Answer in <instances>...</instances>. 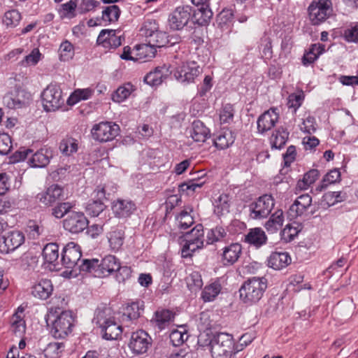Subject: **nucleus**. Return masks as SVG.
Masks as SVG:
<instances>
[{
	"label": "nucleus",
	"instance_id": "72a5a7b5",
	"mask_svg": "<svg viewBox=\"0 0 358 358\" xmlns=\"http://www.w3.org/2000/svg\"><path fill=\"white\" fill-rule=\"evenodd\" d=\"M284 215L282 210H276L265 222L264 227L271 234L276 233L282 226Z\"/></svg>",
	"mask_w": 358,
	"mask_h": 358
},
{
	"label": "nucleus",
	"instance_id": "0e129e2a",
	"mask_svg": "<svg viewBox=\"0 0 358 358\" xmlns=\"http://www.w3.org/2000/svg\"><path fill=\"white\" fill-rule=\"evenodd\" d=\"M177 219L178 226L182 229H187L194 223L192 216L186 210H182Z\"/></svg>",
	"mask_w": 358,
	"mask_h": 358
},
{
	"label": "nucleus",
	"instance_id": "412c9836",
	"mask_svg": "<svg viewBox=\"0 0 358 358\" xmlns=\"http://www.w3.org/2000/svg\"><path fill=\"white\" fill-rule=\"evenodd\" d=\"M64 198V189L57 184L50 185L45 192L38 193L36 199L45 206L52 203Z\"/></svg>",
	"mask_w": 358,
	"mask_h": 358
},
{
	"label": "nucleus",
	"instance_id": "dca6fc26",
	"mask_svg": "<svg viewBox=\"0 0 358 358\" xmlns=\"http://www.w3.org/2000/svg\"><path fill=\"white\" fill-rule=\"evenodd\" d=\"M88 220L83 213L71 212L63 221L66 231L72 234H78L87 228Z\"/></svg>",
	"mask_w": 358,
	"mask_h": 358
},
{
	"label": "nucleus",
	"instance_id": "603ef678",
	"mask_svg": "<svg viewBox=\"0 0 358 358\" xmlns=\"http://www.w3.org/2000/svg\"><path fill=\"white\" fill-rule=\"evenodd\" d=\"M64 349L63 343H50L44 350V355L47 358H57Z\"/></svg>",
	"mask_w": 358,
	"mask_h": 358
},
{
	"label": "nucleus",
	"instance_id": "ea45409f",
	"mask_svg": "<svg viewBox=\"0 0 358 358\" xmlns=\"http://www.w3.org/2000/svg\"><path fill=\"white\" fill-rule=\"evenodd\" d=\"M324 51V45L322 44H313L303 57L302 62L307 66L313 63L319 56Z\"/></svg>",
	"mask_w": 358,
	"mask_h": 358
},
{
	"label": "nucleus",
	"instance_id": "4468645a",
	"mask_svg": "<svg viewBox=\"0 0 358 358\" xmlns=\"http://www.w3.org/2000/svg\"><path fill=\"white\" fill-rule=\"evenodd\" d=\"M151 345L150 335L143 330H138L132 333L129 346L134 353L141 355L147 352Z\"/></svg>",
	"mask_w": 358,
	"mask_h": 358
},
{
	"label": "nucleus",
	"instance_id": "4c0bfd02",
	"mask_svg": "<svg viewBox=\"0 0 358 358\" xmlns=\"http://www.w3.org/2000/svg\"><path fill=\"white\" fill-rule=\"evenodd\" d=\"M221 285L219 281L215 280L206 285L201 294V297L204 301H212L221 292Z\"/></svg>",
	"mask_w": 358,
	"mask_h": 358
},
{
	"label": "nucleus",
	"instance_id": "58836bf2",
	"mask_svg": "<svg viewBox=\"0 0 358 358\" xmlns=\"http://www.w3.org/2000/svg\"><path fill=\"white\" fill-rule=\"evenodd\" d=\"M110 249L114 251H118L122 246L124 239V233L121 229H115L110 231L108 236Z\"/></svg>",
	"mask_w": 358,
	"mask_h": 358
},
{
	"label": "nucleus",
	"instance_id": "5701e85b",
	"mask_svg": "<svg viewBox=\"0 0 358 358\" xmlns=\"http://www.w3.org/2000/svg\"><path fill=\"white\" fill-rule=\"evenodd\" d=\"M312 197L308 194H304L298 196L289 208L290 215L293 217H299L306 215L311 207Z\"/></svg>",
	"mask_w": 358,
	"mask_h": 358
},
{
	"label": "nucleus",
	"instance_id": "39448f33",
	"mask_svg": "<svg viewBox=\"0 0 358 358\" xmlns=\"http://www.w3.org/2000/svg\"><path fill=\"white\" fill-rule=\"evenodd\" d=\"M41 97L43 108L47 112H55L64 103L61 87L56 83L48 85L43 91Z\"/></svg>",
	"mask_w": 358,
	"mask_h": 358
},
{
	"label": "nucleus",
	"instance_id": "7ed1b4c3",
	"mask_svg": "<svg viewBox=\"0 0 358 358\" xmlns=\"http://www.w3.org/2000/svg\"><path fill=\"white\" fill-rule=\"evenodd\" d=\"M266 287L267 280L266 278H251L241 287L240 296L245 303H256L262 299Z\"/></svg>",
	"mask_w": 358,
	"mask_h": 358
},
{
	"label": "nucleus",
	"instance_id": "6ab92c4d",
	"mask_svg": "<svg viewBox=\"0 0 358 358\" xmlns=\"http://www.w3.org/2000/svg\"><path fill=\"white\" fill-rule=\"evenodd\" d=\"M92 200L90 201L86 206L87 213L93 217H98L103 213L106 205L103 200L106 199V191L104 187H97L92 193Z\"/></svg>",
	"mask_w": 358,
	"mask_h": 358
},
{
	"label": "nucleus",
	"instance_id": "f257e3e1",
	"mask_svg": "<svg viewBox=\"0 0 358 358\" xmlns=\"http://www.w3.org/2000/svg\"><path fill=\"white\" fill-rule=\"evenodd\" d=\"M120 268V260L113 255H107L99 261L98 259H83L79 266L80 271L92 274L95 277L104 278Z\"/></svg>",
	"mask_w": 358,
	"mask_h": 358
},
{
	"label": "nucleus",
	"instance_id": "13d9d810",
	"mask_svg": "<svg viewBox=\"0 0 358 358\" xmlns=\"http://www.w3.org/2000/svg\"><path fill=\"white\" fill-rule=\"evenodd\" d=\"M77 3L75 1H69L61 5L59 13L63 17L72 18L76 16L75 11Z\"/></svg>",
	"mask_w": 358,
	"mask_h": 358
},
{
	"label": "nucleus",
	"instance_id": "7c9ffc66",
	"mask_svg": "<svg viewBox=\"0 0 358 358\" xmlns=\"http://www.w3.org/2000/svg\"><path fill=\"white\" fill-rule=\"evenodd\" d=\"M43 257L45 263L52 264L55 269H60L59 259V245L57 243H48L43 250Z\"/></svg>",
	"mask_w": 358,
	"mask_h": 358
},
{
	"label": "nucleus",
	"instance_id": "f8f14e48",
	"mask_svg": "<svg viewBox=\"0 0 358 358\" xmlns=\"http://www.w3.org/2000/svg\"><path fill=\"white\" fill-rule=\"evenodd\" d=\"M120 127L117 124L109 122H101L94 125L91 133L93 138L99 142H107L113 140L119 134Z\"/></svg>",
	"mask_w": 358,
	"mask_h": 358
},
{
	"label": "nucleus",
	"instance_id": "5fc2aeb1",
	"mask_svg": "<svg viewBox=\"0 0 358 358\" xmlns=\"http://www.w3.org/2000/svg\"><path fill=\"white\" fill-rule=\"evenodd\" d=\"M59 58L62 61H69L74 55L73 45L69 41L62 42L59 48Z\"/></svg>",
	"mask_w": 358,
	"mask_h": 358
},
{
	"label": "nucleus",
	"instance_id": "338daca9",
	"mask_svg": "<svg viewBox=\"0 0 358 358\" xmlns=\"http://www.w3.org/2000/svg\"><path fill=\"white\" fill-rule=\"evenodd\" d=\"M345 39L348 42H358V22L351 24L344 31L343 34Z\"/></svg>",
	"mask_w": 358,
	"mask_h": 358
},
{
	"label": "nucleus",
	"instance_id": "e433bc0d",
	"mask_svg": "<svg viewBox=\"0 0 358 358\" xmlns=\"http://www.w3.org/2000/svg\"><path fill=\"white\" fill-rule=\"evenodd\" d=\"M143 311V302L134 301L129 303L124 308L123 313L124 317H127L128 320H133L138 319Z\"/></svg>",
	"mask_w": 358,
	"mask_h": 358
},
{
	"label": "nucleus",
	"instance_id": "aec40b11",
	"mask_svg": "<svg viewBox=\"0 0 358 358\" xmlns=\"http://www.w3.org/2000/svg\"><path fill=\"white\" fill-rule=\"evenodd\" d=\"M279 119L278 108H271L263 113L257 119V131L264 134L273 129Z\"/></svg>",
	"mask_w": 358,
	"mask_h": 358
},
{
	"label": "nucleus",
	"instance_id": "a878e982",
	"mask_svg": "<svg viewBox=\"0 0 358 358\" xmlns=\"http://www.w3.org/2000/svg\"><path fill=\"white\" fill-rule=\"evenodd\" d=\"M267 236L264 231L260 227L250 229L244 236V242L259 248L267 243Z\"/></svg>",
	"mask_w": 358,
	"mask_h": 358
},
{
	"label": "nucleus",
	"instance_id": "6e6d98bb",
	"mask_svg": "<svg viewBox=\"0 0 358 358\" xmlns=\"http://www.w3.org/2000/svg\"><path fill=\"white\" fill-rule=\"evenodd\" d=\"M187 283L191 290L196 291L199 289L203 285L201 274L197 271L192 272L187 278Z\"/></svg>",
	"mask_w": 358,
	"mask_h": 358
},
{
	"label": "nucleus",
	"instance_id": "c9c22d12",
	"mask_svg": "<svg viewBox=\"0 0 358 358\" xmlns=\"http://www.w3.org/2000/svg\"><path fill=\"white\" fill-rule=\"evenodd\" d=\"M212 16L213 12L210 8L203 6L194 10L191 17L194 23L204 26L208 23Z\"/></svg>",
	"mask_w": 358,
	"mask_h": 358
},
{
	"label": "nucleus",
	"instance_id": "4be33fe9",
	"mask_svg": "<svg viewBox=\"0 0 358 358\" xmlns=\"http://www.w3.org/2000/svg\"><path fill=\"white\" fill-rule=\"evenodd\" d=\"M112 210L116 217L126 218L136 210V205L131 200L117 199L113 202Z\"/></svg>",
	"mask_w": 358,
	"mask_h": 358
},
{
	"label": "nucleus",
	"instance_id": "79ce46f5",
	"mask_svg": "<svg viewBox=\"0 0 358 358\" xmlns=\"http://www.w3.org/2000/svg\"><path fill=\"white\" fill-rule=\"evenodd\" d=\"M289 136V132L283 127H280L275 131L271 138L272 147L281 149L286 143Z\"/></svg>",
	"mask_w": 358,
	"mask_h": 358
},
{
	"label": "nucleus",
	"instance_id": "20e7f679",
	"mask_svg": "<svg viewBox=\"0 0 358 358\" xmlns=\"http://www.w3.org/2000/svg\"><path fill=\"white\" fill-rule=\"evenodd\" d=\"M210 352L213 358H232L238 352L234 348V341L231 335L218 333L211 339Z\"/></svg>",
	"mask_w": 358,
	"mask_h": 358
},
{
	"label": "nucleus",
	"instance_id": "2f4dec72",
	"mask_svg": "<svg viewBox=\"0 0 358 358\" xmlns=\"http://www.w3.org/2000/svg\"><path fill=\"white\" fill-rule=\"evenodd\" d=\"M115 320L113 310L108 307L98 308L95 310L93 322L100 329Z\"/></svg>",
	"mask_w": 358,
	"mask_h": 358
},
{
	"label": "nucleus",
	"instance_id": "a18cd8bd",
	"mask_svg": "<svg viewBox=\"0 0 358 358\" xmlns=\"http://www.w3.org/2000/svg\"><path fill=\"white\" fill-rule=\"evenodd\" d=\"M301 229V227L298 223L287 224L280 232L281 239L287 243L290 242L298 235Z\"/></svg>",
	"mask_w": 358,
	"mask_h": 358
},
{
	"label": "nucleus",
	"instance_id": "3c124183",
	"mask_svg": "<svg viewBox=\"0 0 358 358\" xmlns=\"http://www.w3.org/2000/svg\"><path fill=\"white\" fill-rule=\"evenodd\" d=\"M148 43L155 49L164 47L169 43L168 36L165 32L157 31L148 37Z\"/></svg>",
	"mask_w": 358,
	"mask_h": 358
},
{
	"label": "nucleus",
	"instance_id": "774afa93",
	"mask_svg": "<svg viewBox=\"0 0 358 358\" xmlns=\"http://www.w3.org/2000/svg\"><path fill=\"white\" fill-rule=\"evenodd\" d=\"M72 206L69 202L60 203L52 209V214L56 218H62L69 212Z\"/></svg>",
	"mask_w": 358,
	"mask_h": 358
},
{
	"label": "nucleus",
	"instance_id": "f3484780",
	"mask_svg": "<svg viewBox=\"0 0 358 358\" xmlns=\"http://www.w3.org/2000/svg\"><path fill=\"white\" fill-rule=\"evenodd\" d=\"M24 241L23 234L12 231L0 237V252L7 254L18 248Z\"/></svg>",
	"mask_w": 358,
	"mask_h": 358
},
{
	"label": "nucleus",
	"instance_id": "f03ea898",
	"mask_svg": "<svg viewBox=\"0 0 358 358\" xmlns=\"http://www.w3.org/2000/svg\"><path fill=\"white\" fill-rule=\"evenodd\" d=\"M32 152L33 151L30 149L17 151L11 157L12 162H17L29 158L28 163L31 167L44 168L50 163V159L53 157L52 150L46 146L41 148L34 154Z\"/></svg>",
	"mask_w": 358,
	"mask_h": 358
},
{
	"label": "nucleus",
	"instance_id": "473e14b6",
	"mask_svg": "<svg viewBox=\"0 0 358 358\" xmlns=\"http://www.w3.org/2000/svg\"><path fill=\"white\" fill-rule=\"evenodd\" d=\"M234 140L235 137L231 130H222L217 134L214 138V145L216 148L224 150L232 145Z\"/></svg>",
	"mask_w": 358,
	"mask_h": 358
},
{
	"label": "nucleus",
	"instance_id": "864d4df0",
	"mask_svg": "<svg viewBox=\"0 0 358 358\" xmlns=\"http://www.w3.org/2000/svg\"><path fill=\"white\" fill-rule=\"evenodd\" d=\"M234 108L230 103L224 105L220 111V121L221 124H230L233 122Z\"/></svg>",
	"mask_w": 358,
	"mask_h": 358
},
{
	"label": "nucleus",
	"instance_id": "2eb2a0df",
	"mask_svg": "<svg viewBox=\"0 0 358 358\" xmlns=\"http://www.w3.org/2000/svg\"><path fill=\"white\" fill-rule=\"evenodd\" d=\"M120 30L117 29H102L96 40L99 45L105 49H116L122 44V40L124 37L121 34Z\"/></svg>",
	"mask_w": 358,
	"mask_h": 358
},
{
	"label": "nucleus",
	"instance_id": "bb28decb",
	"mask_svg": "<svg viewBox=\"0 0 358 358\" xmlns=\"http://www.w3.org/2000/svg\"><path fill=\"white\" fill-rule=\"evenodd\" d=\"M53 291V285L50 280L41 279L31 287V294L36 299L45 300L48 299Z\"/></svg>",
	"mask_w": 358,
	"mask_h": 358
},
{
	"label": "nucleus",
	"instance_id": "9d476101",
	"mask_svg": "<svg viewBox=\"0 0 358 358\" xmlns=\"http://www.w3.org/2000/svg\"><path fill=\"white\" fill-rule=\"evenodd\" d=\"M31 99L29 92L20 87H15L3 96V104L8 108H22L29 105Z\"/></svg>",
	"mask_w": 358,
	"mask_h": 358
},
{
	"label": "nucleus",
	"instance_id": "393cba45",
	"mask_svg": "<svg viewBox=\"0 0 358 358\" xmlns=\"http://www.w3.org/2000/svg\"><path fill=\"white\" fill-rule=\"evenodd\" d=\"M292 262V258L287 252H272L267 259L268 267L274 270H281L286 268Z\"/></svg>",
	"mask_w": 358,
	"mask_h": 358
},
{
	"label": "nucleus",
	"instance_id": "e2e57ef3",
	"mask_svg": "<svg viewBox=\"0 0 358 358\" xmlns=\"http://www.w3.org/2000/svg\"><path fill=\"white\" fill-rule=\"evenodd\" d=\"M299 127L303 132L311 134L316 131L315 120L313 117L308 115L303 120Z\"/></svg>",
	"mask_w": 358,
	"mask_h": 358
},
{
	"label": "nucleus",
	"instance_id": "c03bdc74",
	"mask_svg": "<svg viewBox=\"0 0 358 358\" xmlns=\"http://www.w3.org/2000/svg\"><path fill=\"white\" fill-rule=\"evenodd\" d=\"M60 152L65 156H71L78 150V141L72 137L63 138L59 146Z\"/></svg>",
	"mask_w": 358,
	"mask_h": 358
},
{
	"label": "nucleus",
	"instance_id": "c85d7f7f",
	"mask_svg": "<svg viewBox=\"0 0 358 358\" xmlns=\"http://www.w3.org/2000/svg\"><path fill=\"white\" fill-rule=\"evenodd\" d=\"M156 49L149 43L137 45L132 50L136 61L145 62L155 56Z\"/></svg>",
	"mask_w": 358,
	"mask_h": 358
},
{
	"label": "nucleus",
	"instance_id": "680f3d73",
	"mask_svg": "<svg viewBox=\"0 0 358 358\" xmlns=\"http://www.w3.org/2000/svg\"><path fill=\"white\" fill-rule=\"evenodd\" d=\"M206 182V180L203 178H193L187 182L182 184L180 186L183 191L190 190L195 192L198 188H201Z\"/></svg>",
	"mask_w": 358,
	"mask_h": 358
},
{
	"label": "nucleus",
	"instance_id": "4d7b16f0",
	"mask_svg": "<svg viewBox=\"0 0 358 358\" xmlns=\"http://www.w3.org/2000/svg\"><path fill=\"white\" fill-rule=\"evenodd\" d=\"M345 194L341 192H329L323 196V201L327 202L329 206L344 201Z\"/></svg>",
	"mask_w": 358,
	"mask_h": 358
},
{
	"label": "nucleus",
	"instance_id": "bf43d9fd",
	"mask_svg": "<svg viewBox=\"0 0 358 358\" xmlns=\"http://www.w3.org/2000/svg\"><path fill=\"white\" fill-rule=\"evenodd\" d=\"M212 321L210 320V313L209 311H203L199 314L197 320V326L200 331H205L212 327Z\"/></svg>",
	"mask_w": 358,
	"mask_h": 358
},
{
	"label": "nucleus",
	"instance_id": "423d86ee",
	"mask_svg": "<svg viewBox=\"0 0 358 358\" xmlns=\"http://www.w3.org/2000/svg\"><path fill=\"white\" fill-rule=\"evenodd\" d=\"M204 234L202 224L196 225L189 232L185 235V243L181 250L182 257H188L196 250L204 245Z\"/></svg>",
	"mask_w": 358,
	"mask_h": 358
},
{
	"label": "nucleus",
	"instance_id": "9b49d317",
	"mask_svg": "<svg viewBox=\"0 0 358 358\" xmlns=\"http://www.w3.org/2000/svg\"><path fill=\"white\" fill-rule=\"evenodd\" d=\"M192 17V7L179 6L169 15L168 22L171 29L182 30L189 22Z\"/></svg>",
	"mask_w": 358,
	"mask_h": 358
},
{
	"label": "nucleus",
	"instance_id": "a19ab883",
	"mask_svg": "<svg viewBox=\"0 0 358 358\" xmlns=\"http://www.w3.org/2000/svg\"><path fill=\"white\" fill-rule=\"evenodd\" d=\"M94 90L92 88L77 89L67 99L69 105H74L82 100H87L92 97Z\"/></svg>",
	"mask_w": 358,
	"mask_h": 358
},
{
	"label": "nucleus",
	"instance_id": "49530a36",
	"mask_svg": "<svg viewBox=\"0 0 358 358\" xmlns=\"http://www.w3.org/2000/svg\"><path fill=\"white\" fill-rule=\"evenodd\" d=\"M165 67H157L154 71L148 73L144 81L149 85L157 86L163 82V78L165 77L164 71Z\"/></svg>",
	"mask_w": 358,
	"mask_h": 358
},
{
	"label": "nucleus",
	"instance_id": "8fccbe9b",
	"mask_svg": "<svg viewBox=\"0 0 358 358\" xmlns=\"http://www.w3.org/2000/svg\"><path fill=\"white\" fill-rule=\"evenodd\" d=\"M120 9L116 5L106 6L102 12V19L105 22H115L120 15Z\"/></svg>",
	"mask_w": 358,
	"mask_h": 358
},
{
	"label": "nucleus",
	"instance_id": "09e8293b",
	"mask_svg": "<svg viewBox=\"0 0 358 358\" xmlns=\"http://www.w3.org/2000/svg\"><path fill=\"white\" fill-rule=\"evenodd\" d=\"M226 229L221 226H216L208 231L206 243L213 244L215 242L221 241L226 237Z\"/></svg>",
	"mask_w": 358,
	"mask_h": 358
},
{
	"label": "nucleus",
	"instance_id": "de8ad7c7",
	"mask_svg": "<svg viewBox=\"0 0 358 358\" xmlns=\"http://www.w3.org/2000/svg\"><path fill=\"white\" fill-rule=\"evenodd\" d=\"M229 196L225 194H220L214 199V211L217 215H222L229 212Z\"/></svg>",
	"mask_w": 358,
	"mask_h": 358
},
{
	"label": "nucleus",
	"instance_id": "1a4fd4ad",
	"mask_svg": "<svg viewBox=\"0 0 358 358\" xmlns=\"http://www.w3.org/2000/svg\"><path fill=\"white\" fill-rule=\"evenodd\" d=\"M73 317L71 311H62L52 322L51 334L55 338H64L71 332Z\"/></svg>",
	"mask_w": 358,
	"mask_h": 358
},
{
	"label": "nucleus",
	"instance_id": "0eeeda50",
	"mask_svg": "<svg viewBox=\"0 0 358 358\" xmlns=\"http://www.w3.org/2000/svg\"><path fill=\"white\" fill-rule=\"evenodd\" d=\"M171 73L178 82L189 84L201 74L202 69L196 62L191 61L178 64Z\"/></svg>",
	"mask_w": 358,
	"mask_h": 358
},
{
	"label": "nucleus",
	"instance_id": "f704fd0d",
	"mask_svg": "<svg viewBox=\"0 0 358 358\" xmlns=\"http://www.w3.org/2000/svg\"><path fill=\"white\" fill-rule=\"evenodd\" d=\"M103 338L106 340H115L122 332V327L115 320L108 324L101 329Z\"/></svg>",
	"mask_w": 358,
	"mask_h": 358
},
{
	"label": "nucleus",
	"instance_id": "37998d69",
	"mask_svg": "<svg viewBox=\"0 0 358 358\" xmlns=\"http://www.w3.org/2000/svg\"><path fill=\"white\" fill-rule=\"evenodd\" d=\"M135 90L134 85L130 83H125L119 87L112 94V100L120 103L127 99Z\"/></svg>",
	"mask_w": 358,
	"mask_h": 358
},
{
	"label": "nucleus",
	"instance_id": "ddd939ff",
	"mask_svg": "<svg viewBox=\"0 0 358 358\" xmlns=\"http://www.w3.org/2000/svg\"><path fill=\"white\" fill-rule=\"evenodd\" d=\"M331 1L330 0H319L313 1L308 7L309 17L314 24L324 21L331 13Z\"/></svg>",
	"mask_w": 358,
	"mask_h": 358
},
{
	"label": "nucleus",
	"instance_id": "cd10ccee",
	"mask_svg": "<svg viewBox=\"0 0 358 358\" xmlns=\"http://www.w3.org/2000/svg\"><path fill=\"white\" fill-rule=\"evenodd\" d=\"M174 318V313L167 309H159L155 314L151 320V322L159 331L166 328Z\"/></svg>",
	"mask_w": 358,
	"mask_h": 358
},
{
	"label": "nucleus",
	"instance_id": "c756f323",
	"mask_svg": "<svg viewBox=\"0 0 358 358\" xmlns=\"http://www.w3.org/2000/svg\"><path fill=\"white\" fill-rule=\"evenodd\" d=\"M210 130L201 120H194L192 124L190 136L196 142L203 143L210 137Z\"/></svg>",
	"mask_w": 358,
	"mask_h": 358
},
{
	"label": "nucleus",
	"instance_id": "a211bd4d",
	"mask_svg": "<svg viewBox=\"0 0 358 358\" xmlns=\"http://www.w3.org/2000/svg\"><path fill=\"white\" fill-rule=\"evenodd\" d=\"M81 251L78 245L69 243L63 249L60 259L61 264L66 268H73L78 264L81 257Z\"/></svg>",
	"mask_w": 358,
	"mask_h": 358
},
{
	"label": "nucleus",
	"instance_id": "b1692460",
	"mask_svg": "<svg viewBox=\"0 0 358 358\" xmlns=\"http://www.w3.org/2000/svg\"><path fill=\"white\" fill-rule=\"evenodd\" d=\"M242 253V246L239 243H231L222 249V262L224 266L234 264Z\"/></svg>",
	"mask_w": 358,
	"mask_h": 358
},
{
	"label": "nucleus",
	"instance_id": "69168bd1",
	"mask_svg": "<svg viewBox=\"0 0 358 358\" xmlns=\"http://www.w3.org/2000/svg\"><path fill=\"white\" fill-rule=\"evenodd\" d=\"M12 148L10 136L6 133H0V155H7Z\"/></svg>",
	"mask_w": 358,
	"mask_h": 358
},
{
	"label": "nucleus",
	"instance_id": "6e6552de",
	"mask_svg": "<svg viewBox=\"0 0 358 358\" xmlns=\"http://www.w3.org/2000/svg\"><path fill=\"white\" fill-rule=\"evenodd\" d=\"M274 206L275 201L272 196L264 194L250 203V217L253 220L264 219L271 213Z\"/></svg>",
	"mask_w": 358,
	"mask_h": 358
},
{
	"label": "nucleus",
	"instance_id": "052dcab7",
	"mask_svg": "<svg viewBox=\"0 0 358 358\" xmlns=\"http://www.w3.org/2000/svg\"><path fill=\"white\" fill-rule=\"evenodd\" d=\"M21 15L17 10L7 11L3 17V22L7 26H15L20 20Z\"/></svg>",
	"mask_w": 358,
	"mask_h": 358
}]
</instances>
